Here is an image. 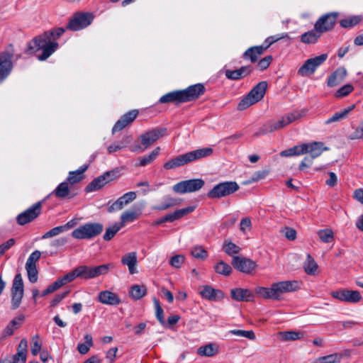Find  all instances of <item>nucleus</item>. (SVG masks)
I'll use <instances>...</instances> for the list:
<instances>
[{"label":"nucleus","instance_id":"5701e85b","mask_svg":"<svg viewBox=\"0 0 363 363\" xmlns=\"http://www.w3.org/2000/svg\"><path fill=\"white\" fill-rule=\"evenodd\" d=\"M200 295L206 299L216 301L223 298L224 294L219 289H215L211 286L205 285L200 288Z\"/></svg>","mask_w":363,"mask_h":363},{"label":"nucleus","instance_id":"864d4df0","mask_svg":"<svg viewBox=\"0 0 363 363\" xmlns=\"http://www.w3.org/2000/svg\"><path fill=\"white\" fill-rule=\"evenodd\" d=\"M154 305L155 307V315L160 323L163 326H167L166 325L164 318V311L162 308L160 301L156 298H153Z\"/></svg>","mask_w":363,"mask_h":363},{"label":"nucleus","instance_id":"412c9836","mask_svg":"<svg viewBox=\"0 0 363 363\" xmlns=\"http://www.w3.org/2000/svg\"><path fill=\"white\" fill-rule=\"evenodd\" d=\"M230 296L236 301H252L254 293L248 289L235 288L230 290Z\"/></svg>","mask_w":363,"mask_h":363},{"label":"nucleus","instance_id":"338daca9","mask_svg":"<svg viewBox=\"0 0 363 363\" xmlns=\"http://www.w3.org/2000/svg\"><path fill=\"white\" fill-rule=\"evenodd\" d=\"M63 232L64 231L62 228V225L57 226V227L52 228L51 230H50L49 231L45 233L44 235H43L41 238L42 239H48V238H52L54 236H57Z\"/></svg>","mask_w":363,"mask_h":363},{"label":"nucleus","instance_id":"4c0bfd02","mask_svg":"<svg viewBox=\"0 0 363 363\" xmlns=\"http://www.w3.org/2000/svg\"><path fill=\"white\" fill-rule=\"evenodd\" d=\"M160 147H157L154 149L149 155H145L139 158V166L145 167L152 162L159 155Z\"/></svg>","mask_w":363,"mask_h":363},{"label":"nucleus","instance_id":"f03ea898","mask_svg":"<svg viewBox=\"0 0 363 363\" xmlns=\"http://www.w3.org/2000/svg\"><path fill=\"white\" fill-rule=\"evenodd\" d=\"M205 91L206 88L204 85L201 83H198L194 85H191L184 89L176 90L167 93L160 97L159 99V103H172L178 105L180 104L196 101L201 96L203 95Z\"/></svg>","mask_w":363,"mask_h":363},{"label":"nucleus","instance_id":"a878e982","mask_svg":"<svg viewBox=\"0 0 363 363\" xmlns=\"http://www.w3.org/2000/svg\"><path fill=\"white\" fill-rule=\"evenodd\" d=\"M264 52V51L262 46H252L244 52L242 58L246 60H250L252 63H255Z\"/></svg>","mask_w":363,"mask_h":363},{"label":"nucleus","instance_id":"f257e3e1","mask_svg":"<svg viewBox=\"0 0 363 363\" xmlns=\"http://www.w3.org/2000/svg\"><path fill=\"white\" fill-rule=\"evenodd\" d=\"M65 31V29L63 28H56L35 36L28 42L25 53L33 55L41 50V53L37 56V58L40 61L46 60L57 50L59 44L56 40Z\"/></svg>","mask_w":363,"mask_h":363},{"label":"nucleus","instance_id":"2eb2a0df","mask_svg":"<svg viewBox=\"0 0 363 363\" xmlns=\"http://www.w3.org/2000/svg\"><path fill=\"white\" fill-rule=\"evenodd\" d=\"M231 264L239 272L247 274H252L257 267L256 262L252 259L239 256H234Z\"/></svg>","mask_w":363,"mask_h":363},{"label":"nucleus","instance_id":"7c9ffc66","mask_svg":"<svg viewBox=\"0 0 363 363\" xmlns=\"http://www.w3.org/2000/svg\"><path fill=\"white\" fill-rule=\"evenodd\" d=\"M108 182L106 181V179L105 177L102 174L100 175L96 178H94L86 187H85V191L92 192L95 191H98L101 189L102 187H104Z\"/></svg>","mask_w":363,"mask_h":363},{"label":"nucleus","instance_id":"a211bd4d","mask_svg":"<svg viewBox=\"0 0 363 363\" xmlns=\"http://www.w3.org/2000/svg\"><path fill=\"white\" fill-rule=\"evenodd\" d=\"M139 111L138 109L131 110L123 114L118 119L112 128V133L114 134L118 131H121L126 126L130 125L138 117Z\"/></svg>","mask_w":363,"mask_h":363},{"label":"nucleus","instance_id":"603ef678","mask_svg":"<svg viewBox=\"0 0 363 363\" xmlns=\"http://www.w3.org/2000/svg\"><path fill=\"white\" fill-rule=\"evenodd\" d=\"M281 338L284 341H294L299 340L303 337V335L299 332L295 331H286L279 333Z\"/></svg>","mask_w":363,"mask_h":363},{"label":"nucleus","instance_id":"79ce46f5","mask_svg":"<svg viewBox=\"0 0 363 363\" xmlns=\"http://www.w3.org/2000/svg\"><path fill=\"white\" fill-rule=\"evenodd\" d=\"M223 251L229 256L237 255L240 252V247L231 241L225 240L223 245Z\"/></svg>","mask_w":363,"mask_h":363},{"label":"nucleus","instance_id":"4468645a","mask_svg":"<svg viewBox=\"0 0 363 363\" xmlns=\"http://www.w3.org/2000/svg\"><path fill=\"white\" fill-rule=\"evenodd\" d=\"M327 58V54H322L319 56L307 60L298 69V74L303 77L313 74L316 68L322 65Z\"/></svg>","mask_w":363,"mask_h":363},{"label":"nucleus","instance_id":"7ed1b4c3","mask_svg":"<svg viewBox=\"0 0 363 363\" xmlns=\"http://www.w3.org/2000/svg\"><path fill=\"white\" fill-rule=\"evenodd\" d=\"M299 289L300 284L298 281H284L274 283L269 288L257 286L255 288V294L263 298L280 300L281 294L294 292Z\"/></svg>","mask_w":363,"mask_h":363},{"label":"nucleus","instance_id":"3c124183","mask_svg":"<svg viewBox=\"0 0 363 363\" xmlns=\"http://www.w3.org/2000/svg\"><path fill=\"white\" fill-rule=\"evenodd\" d=\"M361 21V18L357 16H351L340 21V25L342 28H352L358 24Z\"/></svg>","mask_w":363,"mask_h":363},{"label":"nucleus","instance_id":"393cba45","mask_svg":"<svg viewBox=\"0 0 363 363\" xmlns=\"http://www.w3.org/2000/svg\"><path fill=\"white\" fill-rule=\"evenodd\" d=\"M267 89V83L265 81L259 82L255 85L251 91L247 94L249 97H251L254 101L257 103L264 96L266 90Z\"/></svg>","mask_w":363,"mask_h":363},{"label":"nucleus","instance_id":"9d476101","mask_svg":"<svg viewBox=\"0 0 363 363\" xmlns=\"http://www.w3.org/2000/svg\"><path fill=\"white\" fill-rule=\"evenodd\" d=\"M94 18V16L89 12L76 13L66 26L67 30L77 31L89 26Z\"/></svg>","mask_w":363,"mask_h":363},{"label":"nucleus","instance_id":"39448f33","mask_svg":"<svg viewBox=\"0 0 363 363\" xmlns=\"http://www.w3.org/2000/svg\"><path fill=\"white\" fill-rule=\"evenodd\" d=\"M167 133L165 128H155L140 135L141 145H136L130 147L133 152H143L147 149L151 145L155 143L158 139L164 136Z\"/></svg>","mask_w":363,"mask_h":363},{"label":"nucleus","instance_id":"dca6fc26","mask_svg":"<svg viewBox=\"0 0 363 363\" xmlns=\"http://www.w3.org/2000/svg\"><path fill=\"white\" fill-rule=\"evenodd\" d=\"M288 124L286 122L284 116H281L278 121H269L263 124L258 130L254 133L256 138L260 137L268 133H273L276 130L283 128Z\"/></svg>","mask_w":363,"mask_h":363},{"label":"nucleus","instance_id":"a18cd8bd","mask_svg":"<svg viewBox=\"0 0 363 363\" xmlns=\"http://www.w3.org/2000/svg\"><path fill=\"white\" fill-rule=\"evenodd\" d=\"M228 335H233L238 337H246L250 340H254L256 337L255 334L252 330L234 329L229 330Z\"/></svg>","mask_w":363,"mask_h":363},{"label":"nucleus","instance_id":"6ab92c4d","mask_svg":"<svg viewBox=\"0 0 363 363\" xmlns=\"http://www.w3.org/2000/svg\"><path fill=\"white\" fill-rule=\"evenodd\" d=\"M136 199V193L135 191H129L125 193L122 196L119 197L116 201H114L108 208L109 213H112L116 211H119L123 208V207Z\"/></svg>","mask_w":363,"mask_h":363},{"label":"nucleus","instance_id":"b1692460","mask_svg":"<svg viewBox=\"0 0 363 363\" xmlns=\"http://www.w3.org/2000/svg\"><path fill=\"white\" fill-rule=\"evenodd\" d=\"M98 301L103 304L109 306H117L121 302L120 297L116 294L108 290L99 293Z\"/></svg>","mask_w":363,"mask_h":363},{"label":"nucleus","instance_id":"6e6552de","mask_svg":"<svg viewBox=\"0 0 363 363\" xmlns=\"http://www.w3.org/2000/svg\"><path fill=\"white\" fill-rule=\"evenodd\" d=\"M14 55L13 46L10 44L6 50L0 52V84L11 73L13 65L12 59Z\"/></svg>","mask_w":363,"mask_h":363},{"label":"nucleus","instance_id":"c756f323","mask_svg":"<svg viewBox=\"0 0 363 363\" xmlns=\"http://www.w3.org/2000/svg\"><path fill=\"white\" fill-rule=\"evenodd\" d=\"M121 262L128 267L130 274H133L137 272L135 268L137 264L136 252H132L125 255L121 259Z\"/></svg>","mask_w":363,"mask_h":363},{"label":"nucleus","instance_id":"69168bd1","mask_svg":"<svg viewBox=\"0 0 363 363\" xmlns=\"http://www.w3.org/2000/svg\"><path fill=\"white\" fill-rule=\"evenodd\" d=\"M267 174L268 172L265 170L255 172L252 177L247 182H245V184H248L261 180L264 179L267 175Z\"/></svg>","mask_w":363,"mask_h":363},{"label":"nucleus","instance_id":"37998d69","mask_svg":"<svg viewBox=\"0 0 363 363\" xmlns=\"http://www.w3.org/2000/svg\"><path fill=\"white\" fill-rule=\"evenodd\" d=\"M318 235L320 240L324 243H330L334 240V233L331 229L320 230Z\"/></svg>","mask_w":363,"mask_h":363},{"label":"nucleus","instance_id":"4d7b16f0","mask_svg":"<svg viewBox=\"0 0 363 363\" xmlns=\"http://www.w3.org/2000/svg\"><path fill=\"white\" fill-rule=\"evenodd\" d=\"M256 104L255 101H253V99L251 97L248 96V94H247L238 104V110L239 111H244L250 106Z\"/></svg>","mask_w":363,"mask_h":363},{"label":"nucleus","instance_id":"de8ad7c7","mask_svg":"<svg viewBox=\"0 0 363 363\" xmlns=\"http://www.w3.org/2000/svg\"><path fill=\"white\" fill-rule=\"evenodd\" d=\"M42 203V201H38L25 211L33 220L41 213Z\"/></svg>","mask_w":363,"mask_h":363},{"label":"nucleus","instance_id":"c9c22d12","mask_svg":"<svg viewBox=\"0 0 363 363\" xmlns=\"http://www.w3.org/2000/svg\"><path fill=\"white\" fill-rule=\"evenodd\" d=\"M139 216L140 213L137 211H125L121 214V222L118 223L121 226L124 227L125 223L137 220Z\"/></svg>","mask_w":363,"mask_h":363},{"label":"nucleus","instance_id":"052dcab7","mask_svg":"<svg viewBox=\"0 0 363 363\" xmlns=\"http://www.w3.org/2000/svg\"><path fill=\"white\" fill-rule=\"evenodd\" d=\"M273 57L272 55H267L261 59L257 64V68L260 71H264L270 65Z\"/></svg>","mask_w":363,"mask_h":363},{"label":"nucleus","instance_id":"774afa93","mask_svg":"<svg viewBox=\"0 0 363 363\" xmlns=\"http://www.w3.org/2000/svg\"><path fill=\"white\" fill-rule=\"evenodd\" d=\"M16 220L18 225H24L28 223L32 222L33 220L30 217L26 211H23L18 215Z\"/></svg>","mask_w":363,"mask_h":363},{"label":"nucleus","instance_id":"680f3d73","mask_svg":"<svg viewBox=\"0 0 363 363\" xmlns=\"http://www.w3.org/2000/svg\"><path fill=\"white\" fill-rule=\"evenodd\" d=\"M347 117L344 113L341 111L335 113L332 116L329 117L325 121V124L328 125L333 123L338 122L341 120L345 119Z\"/></svg>","mask_w":363,"mask_h":363},{"label":"nucleus","instance_id":"20e7f679","mask_svg":"<svg viewBox=\"0 0 363 363\" xmlns=\"http://www.w3.org/2000/svg\"><path fill=\"white\" fill-rule=\"evenodd\" d=\"M213 149L210 147L199 148L185 154L179 155L165 162L163 165L165 169H173L194 161L211 156Z\"/></svg>","mask_w":363,"mask_h":363},{"label":"nucleus","instance_id":"72a5a7b5","mask_svg":"<svg viewBox=\"0 0 363 363\" xmlns=\"http://www.w3.org/2000/svg\"><path fill=\"white\" fill-rule=\"evenodd\" d=\"M147 294V287L145 285L135 284L130 287L129 296L134 300H139Z\"/></svg>","mask_w":363,"mask_h":363},{"label":"nucleus","instance_id":"e433bc0d","mask_svg":"<svg viewBox=\"0 0 363 363\" xmlns=\"http://www.w3.org/2000/svg\"><path fill=\"white\" fill-rule=\"evenodd\" d=\"M132 140V136L131 135H126L125 136L123 140L120 142L114 143L109 145L107 148L108 152L109 154L118 151L123 147H126L128 144H129Z\"/></svg>","mask_w":363,"mask_h":363},{"label":"nucleus","instance_id":"58836bf2","mask_svg":"<svg viewBox=\"0 0 363 363\" xmlns=\"http://www.w3.org/2000/svg\"><path fill=\"white\" fill-rule=\"evenodd\" d=\"M303 268L306 273L310 275L315 274L318 269L317 263L310 254L307 255L306 260L303 264Z\"/></svg>","mask_w":363,"mask_h":363},{"label":"nucleus","instance_id":"bb28decb","mask_svg":"<svg viewBox=\"0 0 363 363\" xmlns=\"http://www.w3.org/2000/svg\"><path fill=\"white\" fill-rule=\"evenodd\" d=\"M347 75V70L345 67H339L333 72L328 79V86H335L340 84Z\"/></svg>","mask_w":363,"mask_h":363},{"label":"nucleus","instance_id":"c85d7f7f","mask_svg":"<svg viewBox=\"0 0 363 363\" xmlns=\"http://www.w3.org/2000/svg\"><path fill=\"white\" fill-rule=\"evenodd\" d=\"M307 145V153L310 155L309 158L313 159L320 156L324 150H327V147H324L323 143L321 142H313L311 143H306Z\"/></svg>","mask_w":363,"mask_h":363},{"label":"nucleus","instance_id":"9b49d317","mask_svg":"<svg viewBox=\"0 0 363 363\" xmlns=\"http://www.w3.org/2000/svg\"><path fill=\"white\" fill-rule=\"evenodd\" d=\"M204 184L205 182L202 179H191L177 183L172 189L176 193L184 194L197 191L203 188Z\"/></svg>","mask_w":363,"mask_h":363},{"label":"nucleus","instance_id":"49530a36","mask_svg":"<svg viewBox=\"0 0 363 363\" xmlns=\"http://www.w3.org/2000/svg\"><path fill=\"white\" fill-rule=\"evenodd\" d=\"M122 228L118 223H116L113 225L108 227L106 228L103 236L104 240L106 241L111 240Z\"/></svg>","mask_w":363,"mask_h":363},{"label":"nucleus","instance_id":"bf43d9fd","mask_svg":"<svg viewBox=\"0 0 363 363\" xmlns=\"http://www.w3.org/2000/svg\"><path fill=\"white\" fill-rule=\"evenodd\" d=\"M191 255L197 259H205L208 256V252L202 247L196 246L192 249Z\"/></svg>","mask_w":363,"mask_h":363},{"label":"nucleus","instance_id":"f3484780","mask_svg":"<svg viewBox=\"0 0 363 363\" xmlns=\"http://www.w3.org/2000/svg\"><path fill=\"white\" fill-rule=\"evenodd\" d=\"M330 295L336 299L341 301L349 303H358L362 299V296L358 291H352L347 289L333 291Z\"/></svg>","mask_w":363,"mask_h":363},{"label":"nucleus","instance_id":"0eeeda50","mask_svg":"<svg viewBox=\"0 0 363 363\" xmlns=\"http://www.w3.org/2000/svg\"><path fill=\"white\" fill-rule=\"evenodd\" d=\"M240 186L236 182L228 181L220 182L215 185L212 189L207 193L209 199H220L230 196L238 191Z\"/></svg>","mask_w":363,"mask_h":363},{"label":"nucleus","instance_id":"13d9d810","mask_svg":"<svg viewBox=\"0 0 363 363\" xmlns=\"http://www.w3.org/2000/svg\"><path fill=\"white\" fill-rule=\"evenodd\" d=\"M348 138L352 140L363 139V120L360 121L359 125L349 135Z\"/></svg>","mask_w":363,"mask_h":363},{"label":"nucleus","instance_id":"f8f14e48","mask_svg":"<svg viewBox=\"0 0 363 363\" xmlns=\"http://www.w3.org/2000/svg\"><path fill=\"white\" fill-rule=\"evenodd\" d=\"M24 294L23 281L21 274L15 275L11 287V308L17 309Z\"/></svg>","mask_w":363,"mask_h":363},{"label":"nucleus","instance_id":"0e129e2a","mask_svg":"<svg viewBox=\"0 0 363 363\" xmlns=\"http://www.w3.org/2000/svg\"><path fill=\"white\" fill-rule=\"evenodd\" d=\"M77 277H79V275L76 267L74 269L60 278L64 285H65L74 281Z\"/></svg>","mask_w":363,"mask_h":363},{"label":"nucleus","instance_id":"c03bdc74","mask_svg":"<svg viewBox=\"0 0 363 363\" xmlns=\"http://www.w3.org/2000/svg\"><path fill=\"white\" fill-rule=\"evenodd\" d=\"M342 357L340 354L334 353L318 358L315 363H337L340 361Z\"/></svg>","mask_w":363,"mask_h":363},{"label":"nucleus","instance_id":"f704fd0d","mask_svg":"<svg viewBox=\"0 0 363 363\" xmlns=\"http://www.w3.org/2000/svg\"><path fill=\"white\" fill-rule=\"evenodd\" d=\"M319 32L316 31L315 28L310 31L306 32L301 35V41L306 44H314L320 37Z\"/></svg>","mask_w":363,"mask_h":363},{"label":"nucleus","instance_id":"5fc2aeb1","mask_svg":"<svg viewBox=\"0 0 363 363\" xmlns=\"http://www.w3.org/2000/svg\"><path fill=\"white\" fill-rule=\"evenodd\" d=\"M26 269L28 274V280L31 283H35L38 281V269L36 265L26 264Z\"/></svg>","mask_w":363,"mask_h":363},{"label":"nucleus","instance_id":"423d86ee","mask_svg":"<svg viewBox=\"0 0 363 363\" xmlns=\"http://www.w3.org/2000/svg\"><path fill=\"white\" fill-rule=\"evenodd\" d=\"M104 226L99 223H88L74 229L72 236L78 240H91L100 235Z\"/></svg>","mask_w":363,"mask_h":363},{"label":"nucleus","instance_id":"6e6d98bb","mask_svg":"<svg viewBox=\"0 0 363 363\" xmlns=\"http://www.w3.org/2000/svg\"><path fill=\"white\" fill-rule=\"evenodd\" d=\"M353 90L354 87L352 85L347 84L337 89L335 96L336 98H342L350 94Z\"/></svg>","mask_w":363,"mask_h":363},{"label":"nucleus","instance_id":"cd10ccee","mask_svg":"<svg viewBox=\"0 0 363 363\" xmlns=\"http://www.w3.org/2000/svg\"><path fill=\"white\" fill-rule=\"evenodd\" d=\"M88 168V164H84L77 170L69 172L66 182H67L68 184L71 185L81 182L84 178V173L87 170Z\"/></svg>","mask_w":363,"mask_h":363},{"label":"nucleus","instance_id":"aec40b11","mask_svg":"<svg viewBox=\"0 0 363 363\" xmlns=\"http://www.w3.org/2000/svg\"><path fill=\"white\" fill-rule=\"evenodd\" d=\"M253 67L251 65L242 66L235 70L225 69V76L230 80H240L250 75L253 72Z\"/></svg>","mask_w":363,"mask_h":363},{"label":"nucleus","instance_id":"09e8293b","mask_svg":"<svg viewBox=\"0 0 363 363\" xmlns=\"http://www.w3.org/2000/svg\"><path fill=\"white\" fill-rule=\"evenodd\" d=\"M218 350L212 344H208L198 349V354L201 356L212 357L216 354Z\"/></svg>","mask_w":363,"mask_h":363},{"label":"nucleus","instance_id":"ea45409f","mask_svg":"<svg viewBox=\"0 0 363 363\" xmlns=\"http://www.w3.org/2000/svg\"><path fill=\"white\" fill-rule=\"evenodd\" d=\"M289 39L290 37L288 33H283L281 35H272L265 39L264 43L260 45L263 48L264 51L265 52L272 44L277 42L281 39Z\"/></svg>","mask_w":363,"mask_h":363},{"label":"nucleus","instance_id":"1a4fd4ad","mask_svg":"<svg viewBox=\"0 0 363 363\" xmlns=\"http://www.w3.org/2000/svg\"><path fill=\"white\" fill-rule=\"evenodd\" d=\"M113 267V264L108 263L91 267L82 265L77 267V269L79 278L90 279L107 274Z\"/></svg>","mask_w":363,"mask_h":363},{"label":"nucleus","instance_id":"8fccbe9b","mask_svg":"<svg viewBox=\"0 0 363 363\" xmlns=\"http://www.w3.org/2000/svg\"><path fill=\"white\" fill-rule=\"evenodd\" d=\"M215 271L220 274L229 276L232 272V267L226 262L220 261L215 266Z\"/></svg>","mask_w":363,"mask_h":363},{"label":"nucleus","instance_id":"ddd939ff","mask_svg":"<svg viewBox=\"0 0 363 363\" xmlns=\"http://www.w3.org/2000/svg\"><path fill=\"white\" fill-rule=\"evenodd\" d=\"M339 13L331 12L321 16L314 25L315 30L320 33L333 30L335 26Z\"/></svg>","mask_w":363,"mask_h":363},{"label":"nucleus","instance_id":"a19ab883","mask_svg":"<svg viewBox=\"0 0 363 363\" xmlns=\"http://www.w3.org/2000/svg\"><path fill=\"white\" fill-rule=\"evenodd\" d=\"M85 343H79L77 345V350L82 354H86L91 347L93 346L92 336L90 334H86L84 337Z\"/></svg>","mask_w":363,"mask_h":363},{"label":"nucleus","instance_id":"473e14b6","mask_svg":"<svg viewBox=\"0 0 363 363\" xmlns=\"http://www.w3.org/2000/svg\"><path fill=\"white\" fill-rule=\"evenodd\" d=\"M164 201L160 205L154 206L152 208L157 211H165L172 207L179 204L180 201L177 199L172 198L169 196H166L163 198Z\"/></svg>","mask_w":363,"mask_h":363},{"label":"nucleus","instance_id":"4be33fe9","mask_svg":"<svg viewBox=\"0 0 363 363\" xmlns=\"http://www.w3.org/2000/svg\"><path fill=\"white\" fill-rule=\"evenodd\" d=\"M51 194L61 199L66 198L70 199H73L77 193L72 191L67 182H63L56 187Z\"/></svg>","mask_w":363,"mask_h":363},{"label":"nucleus","instance_id":"2f4dec72","mask_svg":"<svg viewBox=\"0 0 363 363\" xmlns=\"http://www.w3.org/2000/svg\"><path fill=\"white\" fill-rule=\"evenodd\" d=\"M195 209L194 206H188L184 208L177 209L173 213H168L166 216V220L167 222H174L177 220L180 219L183 216L193 212Z\"/></svg>","mask_w":363,"mask_h":363},{"label":"nucleus","instance_id":"e2e57ef3","mask_svg":"<svg viewBox=\"0 0 363 363\" xmlns=\"http://www.w3.org/2000/svg\"><path fill=\"white\" fill-rule=\"evenodd\" d=\"M41 342L40 341V338L38 335H35L33 337L32 340V345H31V353L33 355H37L41 350Z\"/></svg>","mask_w":363,"mask_h":363}]
</instances>
